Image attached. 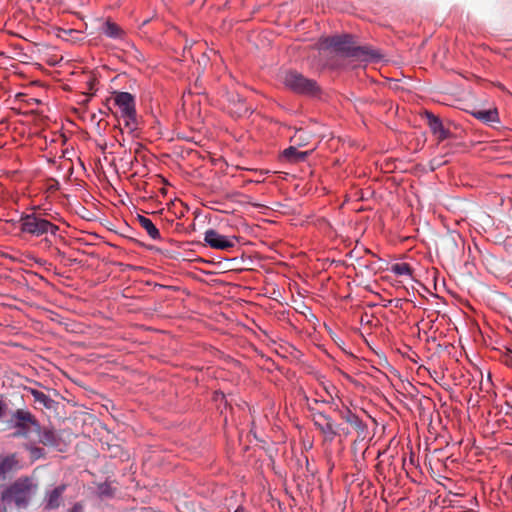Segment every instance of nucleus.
Listing matches in <instances>:
<instances>
[{
  "label": "nucleus",
  "instance_id": "f257e3e1",
  "mask_svg": "<svg viewBox=\"0 0 512 512\" xmlns=\"http://www.w3.org/2000/svg\"><path fill=\"white\" fill-rule=\"evenodd\" d=\"M52 216L44 209L38 206L31 208V212L23 213L19 219V229L22 233L28 234L32 237L44 236V243L47 246L51 245L48 236H55L59 231V226L52 222Z\"/></svg>",
  "mask_w": 512,
  "mask_h": 512
},
{
  "label": "nucleus",
  "instance_id": "f03ea898",
  "mask_svg": "<svg viewBox=\"0 0 512 512\" xmlns=\"http://www.w3.org/2000/svg\"><path fill=\"white\" fill-rule=\"evenodd\" d=\"M327 45L347 57L355 58L362 62H375L382 57L378 50L372 49L369 46H355L353 37L349 34L332 36L327 39Z\"/></svg>",
  "mask_w": 512,
  "mask_h": 512
},
{
  "label": "nucleus",
  "instance_id": "7ed1b4c3",
  "mask_svg": "<svg viewBox=\"0 0 512 512\" xmlns=\"http://www.w3.org/2000/svg\"><path fill=\"white\" fill-rule=\"evenodd\" d=\"M33 485L29 478L18 479L2 492L3 501H13L17 507H26L32 495Z\"/></svg>",
  "mask_w": 512,
  "mask_h": 512
},
{
  "label": "nucleus",
  "instance_id": "20e7f679",
  "mask_svg": "<svg viewBox=\"0 0 512 512\" xmlns=\"http://www.w3.org/2000/svg\"><path fill=\"white\" fill-rule=\"evenodd\" d=\"M311 416L313 424L321 432L325 442H333L337 436L341 435V432L345 436L349 434L348 430L341 429L340 425L324 412L314 411Z\"/></svg>",
  "mask_w": 512,
  "mask_h": 512
},
{
  "label": "nucleus",
  "instance_id": "39448f33",
  "mask_svg": "<svg viewBox=\"0 0 512 512\" xmlns=\"http://www.w3.org/2000/svg\"><path fill=\"white\" fill-rule=\"evenodd\" d=\"M114 103L118 107L126 128L133 131L137 128L136 105L134 96L128 92H117Z\"/></svg>",
  "mask_w": 512,
  "mask_h": 512
},
{
  "label": "nucleus",
  "instance_id": "423d86ee",
  "mask_svg": "<svg viewBox=\"0 0 512 512\" xmlns=\"http://www.w3.org/2000/svg\"><path fill=\"white\" fill-rule=\"evenodd\" d=\"M284 85L298 94L313 95L318 91L315 81L304 77L296 71H289L283 79Z\"/></svg>",
  "mask_w": 512,
  "mask_h": 512
},
{
  "label": "nucleus",
  "instance_id": "0eeeda50",
  "mask_svg": "<svg viewBox=\"0 0 512 512\" xmlns=\"http://www.w3.org/2000/svg\"><path fill=\"white\" fill-rule=\"evenodd\" d=\"M12 427L16 429L14 436L28 437L31 427L40 429V425L31 412L24 409H17L11 418Z\"/></svg>",
  "mask_w": 512,
  "mask_h": 512
},
{
  "label": "nucleus",
  "instance_id": "6e6552de",
  "mask_svg": "<svg viewBox=\"0 0 512 512\" xmlns=\"http://www.w3.org/2000/svg\"><path fill=\"white\" fill-rule=\"evenodd\" d=\"M204 242L213 249L228 250L234 247V240L219 234L214 229H208L204 233Z\"/></svg>",
  "mask_w": 512,
  "mask_h": 512
},
{
  "label": "nucleus",
  "instance_id": "1a4fd4ad",
  "mask_svg": "<svg viewBox=\"0 0 512 512\" xmlns=\"http://www.w3.org/2000/svg\"><path fill=\"white\" fill-rule=\"evenodd\" d=\"M425 117L427 119V124L431 132L433 133L434 136H436L438 141H443L449 138L450 132L443 126V123L438 116L426 111Z\"/></svg>",
  "mask_w": 512,
  "mask_h": 512
},
{
  "label": "nucleus",
  "instance_id": "9d476101",
  "mask_svg": "<svg viewBox=\"0 0 512 512\" xmlns=\"http://www.w3.org/2000/svg\"><path fill=\"white\" fill-rule=\"evenodd\" d=\"M340 417L348 424H350L357 432L359 437H365L367 432V425L352 412L349 408L340 411Z\"/></svg>",
  "mask_w": 512,
  "mask_h": 512
},
{
  "label": "nucleus",
  "instance_id": "9b49d317",
  "mask_svg": "<svg viewBox=\"0 0 512 512\" xmlns=\"http://www.w3.org/2000/svg\"><path fill=\"white\" fill-rule=\"evenodd\" d=\"M472 116L486 125L493 126L500 123L497 108L475 110L472 112Z\"/></svg>",
  "mask_w": 512,
  "mask_h": 512
},
{
  "label": "nucleus",
  "instance_id": "f8f14e48",
  "mask_svg": "<svg viewBox=\"0 0 512 512\" xmlns=\"http://www.w3.org/2000/svg\"><path fill=\"white\" fill-rule=\"evenodd\" d=\"M66 489L65 485H59L51 491H48L45 495V508L52 510L60 506L62 494Z\"/></svg>",
  "mask_w": 512,
  "mask_h": 512
},
{
  "label": "nucleus",
  "instance_id": "ddd939ff",
  "mask_svg": "<svg viewBox=\"0 0 512 512\" xmlns=\"http://www.w3.org/2000/svg\"><path fill=\"white\" fill-rule=\"evenodd\" d=\"M137 220L140 226L146 231L148 236L153 240H160L161 234L159 229L154 225L152 220L143 215H138Z\"/></svg>",
  "mask_w": 512,
  "mask_h": 512
},
{
  "label": "nucleus",
  "instance_id": "4468645a",
  "mask_svg": "<svg viewBox=\"0 0 512 512\" xmlns=\"http://www.w3.org/2000/svg\"><path fill=\"white\" fill-rule=\"evenodd\" d=\"M39 432L40 442L46 446L56 447L59 444V436L52 428L37 430Z\"/></svg>",
  "mask_w": 512,
  "mask_h": 512
},
{
  "label": "nucleus",
  "instance_id": "2eb2a0df",
  "mask_svg": "<svg viewBox=\"0 0 512 512\" xmlns=\"http://www.w3.org/2000/svg\"><path fill=\"white\" fill-rule=\"evenodd\" d=\"M309 154V151H299L295 146H290L283 151L284 158L291 163L302 162Z\"/></svg>",
  "mask_w": 512,
  "mask_h": 512
},
{
  "label": "nucleus",
  "instance_id": "dca6fc26",
  "mask_svg": "<svg viewBox=\"0 0 512 512\" xmlns=\"http://www.w3.org/2000/svg\"><path fill=\"white\" fill-rule=\"evenodd\" d=\"M102 31L107 37L112 39H122L124 36V31L120 26L111 21H106L104 23Z\"/></svg>",
  "mask_w": 512,
  "mask_h": 512
},
{
  "label": "nucleus",
  "instance_id": "f3484780",
  "mask_svg": "<svg viewBox=\"0 0 512 512\" xmlns=\"http://www.w3.org/2000/svg\"><path fill=\"white\" fill-rule=\"evenodd\" d=\"M18 464L15 454L0 457V474H6L12 471Z\"/></svg>",
  "mask_w": 512,
  "mask_h": 512
},
{
  "label": "nucleus",
  "instance_id": "a211bd4d",
  "mask_svg": "<svg viewBox=\"0 0 512 512\" xmlns=\"http://www.w3.org/2000/svg\"><path fill=\"white\" fill-rule=\"evenodd\" d=\"M311 135L303 129H298L291 137V141L297 146H305L308 144Z\"/></svg>",
  "mask_w": 512,
  "mask_h": 512
},
{
  "label": "nucleus",
  "instance_id": "6ab92c4d",
  "mask_svg": "<svg viewBox=\"0 0 512 512\" xmlns=\"http://www.w3.org/2000/svg\"><path fill=\"white\" fill-rule=\"evenodd\" d=\"M31 394L36 402L42 404L46 408H51L53 400L48 395L36 389H31Z\"/></svg>",
  "mask_w": 512,
  "mask_h": 512
},
{
  "label": "nucleus",
  "instance_id": "aec40b11",
  "mask_svg": "<svg viewBox=\"0 0 512 512\" xmlns=\"http://www.w3.org/2000/svg\"><path fill=\"white\" fill-rule=\"evenodd\" d=\"M391 272L397 276H411L412 270L408 263H396L391 266Z\"/></svg>",
  "mask_w": 512,
  "mask_h": 512
},
{
  "label": "nucleus",
  "instance_id": "412c9836",
  "mask_svg": "<svg viewBox=\"0 0 512 512\" xmlns=\"http://www.w3.org/2000/svg\"><path fill=\"white\" fill-rule=\"evenodd\" d=\"M25 449L30 452V457L32 461H36L44 456V449L40 447H36L32 444H25Z\"/></svg>",
  "mask_w": 512,
  "mask_h": 512
},
{
  "label": "nucleus",
  "instance_id": "4be33fe9",
  "mask_svg": "<svg viewBox=\"0 0 512 512\" xmlns=\"http://www.w3.org/2000/svg\"><path fill=\"white\" fill-rule=\"evenodd\" d=\"M232 112L235 113L238 117H242L250 113L249 109L246 107L244 100L241 98L238 99L236 110Z\"/></svg>",
  "mask_w": 512,
  "mask_h": 512
},
{
  "label": "nucleus",
  "instance_id": "5701e85b",
  "mask_svg": "<svg viewBox=\"0 0 512 512\" xmlns=\"http://www.w3.org/2000/svg\"><path fill=\"white\" fill-rule=\"evenodd\" d=\"M324 389L326 393L330 396L331 399H333V393L336 390L335 386L332 384H329L327 386H324Z\"/></svg>",
  "mask_w": 512,
  "mask_h": 512
},
{
  "label": "nucleus",
  "instance_id": "b1692460",
  "mask_svg": "<svg viewBox=\"0 0 512 512\" xmlns=\"http://www.w3.org/2000/svg\"><path fill=\"white\" fill-rule=\"evenodd\" d=\"M234 512H249L243 506H238Z\"/></svg>",
  "mask_w": 512,
  "mask_h": 512
},
{
  "label": "nucleus",
  "instance_id": "393cba45",
  "mask_svg": "<svg viewBox=\"0 0 512 512\" xmlns=\"http://www.w3.org/2000/svg\"><path fill=\"white\" fill-rule=\"evenodd\" d=\"M219 398L223 399L224 398V394L223 393H215V400H218Z\"/></svg>",
  "mask_w": 512,
  "mask_h": 512
},
{
  "label": "nucleus",
  "instance_id": "a878e982",
  "mask_svg": "<svg viewBox=\"0 0 512 512\" xmlns=\"http://www.w3.org/2000/svg\"><path fill=\"white\" fill-rule=\"evenodd\" d=\"M3 412H4V405L3 403L0 401V418L2 417L3 415Z\"/></svg>",
  "mask_w": 512,
  "mask_h": 512
},
{
  "label": "nucleus",
  "instance_id": "bb28decb",
  "mask_svg": "<svg viewBox=\"0 0 512 512\" xmlns=\"http://www.w3.org/2000/svg\"><path fill=\"white\" fill-rule=\"evenodd\" d=\"M73 509H74V511L78 512V511H80L81 506L79 504H76Z\"/></svg>",
  "mask_w": 512,
  "mask_h": 512
}]
</instances>
